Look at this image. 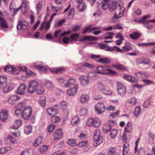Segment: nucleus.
Masks as SVG:
<instances>
[{"label": "nucleus", "mask_w": 155, "mask_h": 155, "mask_svg": "<svg viewBox=\"0 0 155 155\" xmlns=\"http://www.w3.org/2000/svg\"><path fill=\"white\" fill-rule=\"evenodd\" d=\"M27 68L25 66H22L21 65L18 66L16 68H15L12 66L10 65H7L4 68L5 71L9 72H11L15 74H18L19 71H24L26 72V74L28 76H34L35 75V74L33 73L32 71H27Z\"/></svg>", "instance_id": "nucleus-1"}, {"label": "nucleus", "mask_w": 155, "mask_h": 155, "mask_svg": "<svg viewBox=\"0 0 155 155\" xmlns=\"http://www.w3.org/2000/svg\"><path fill=\"white\" fill-rule=\"evenodd\" d=\"M109 9L110 11H112L116 9V13L114 15V17L116 18H118L122 16L125 10V8L123 7L120 6H117L116 4L110 5H109Z\"/></svg>", "instance_id": "nucleus-2"}, {"label": "nucleus", "mask_w": 155, "mask_h": 155, "mask_svg": "<svg viewBox=\"0 0 155 155\" xmlns=\"http://www.w3.org/2000/svg\"><path fill=\"white\" fill-rule=\"evenodd\" d=\"M110 67L109 66H98L96 68V72L102 74H114L115 72L110 70Z\"/></svg>", "instance_id": "nucleus-3"}, {"label": "nucleus", "mask_w": 155, "mask_h": 155, "mask_svg": "<svg viewBox=\"0 0 155 155\" xmlns=\"http://www.w3.org/2000/svg\"><path fill=\"white\" fill-rule=\"evenodd\" d=\"M150 16V15H146L143 17L141 19L139 20V22L142 23L143 24H145V27L149 29H151L152 28V26L149 24H147L148 22H152L153 23H155V19L151 20H147V18H149Z\"/></svg>", "instance_id": "nucleus-4"}, {"label": "nucleus", "mask_w": 155, "mask_h": 155, "mask_svg": "<svg viewBox=\"0 0 155 155\" xmlns=\"http://www.w3.org/2000/svg\"><path fill=\"white\" fill-rule=\"evenodd\" d=\"M100 132L99 130H96L94 133L93 139L94 142V146H97L100 144L102 141V137L100 136Z\"/></svg>", "instance_id": "nucleus-5"}, {"label": "nucleus", "mask_w": 155, "mask_h": 155, "mask_svg": "<svg viewBox=\"0 0 155 155\" xmlns=\"http://www.w3.org/2000/svg\"><path fill=\"white\" fill-rule=\"evenodd\" d=\"M38 83L35 81H31L29 82L28 91L30 94H33L38 88Z\"/></svg>", "instance_id": "nucleus-6"}, {"label": "nucleus", "mask_w": 155, "mask_h": 155, "mask_svg": "<svg viewBox=\"0 0 155 155\" xmlns=\"http://www.w3.org/2000/svg\"><path fill=\"white\" fill-rule=\"evenodd\" d=\"M14 88V85L12 83H6L0 86V88L4 93H7L12 90Z\"/></svg>", "instance_id": "nucleus-7"}, {"label": "nucleus", "mask_w": 155, "mask_h": 155, "mask_svg": "<svg viewBox=\"0 0 155 155\" xmlns=\"http://www.w3.org/2000/svg\"><path fill=\"white\" fill-rule=\"evenodd\" d=\"M32 109L30 107H27L25 108L22 112L23 117L25 120H28L31 115Z\"/></svg>", "instance_id": "nucleus-8"}, {"label": "nucleus", "mask_w": 155, "mask_h": 155, "mask_svg": "<svg viewBox=\"0 0 155 155\" xmlns=\"http://www.w3.org/2000/svg\"><path fill=\"white\" fill-rule=\"evenodd\" d=\"M95 111L98 114H102L105 111V107L102 103H99L95 106Z\"/></svg>", "instance_id": "nucleus-9"}, {"label": "nucleus", "mask_w": 155, "mask_h": 155, "mask_svg": "<svg viewBox=\"0 0 155 155\" xmlns=\"http://www.w3.org/2000/svg\"><path fill=\"white\" fill-rule=\"evenodd\" d=\"M17 28L19 30L27 31L28 29L29 25L28 23L25 21H20L18 24Z\"/></svg>", "instance_id": "nucleus-10"}, {"label": "nucleus", "mask_w": 155, "mask_h": 155, "mask_svg": "<svg viewBox=\"0 0 155 155\" xmlns=\"http://www.w3.org/2000/svg\"><path fill=\"white\" fill-rule=\"evenodd\" d=\"M26 86L24 84H21L18 88L17 93L19 95H24L26 92Z\"/></svg>", "instance_id": "nucleus-11"}, {"label": "nucleus", "mask_w": 155, "mask_h": 155, "mask_svg": "<svg viewBox=\"0 0 155 155\" xmlns=\"http://www.w3.org/2000/svg\"><path fill=\"white\" fill-rule=\"evenodd\" d=\"M78 88V84L74 85V88H71L67 91V93L69 96H73L77 93Z\"/></svg>", "instance_id": "nucleus-12"}, {"label": "nucleus", "mask_w": 155, "mask_h": 155, "mask_svg": "<svg viewBox=\"0 0 155 155\" xmlns=\"http://www.w3.org/2000/svg\"><path fill=\"white\" fill-rule=\"evenodd\" d=\"M80 82L83 86L87 85L89 82V78L87 76H82L79 78Z\"/></svg>", "instance_id": "nucleus-13"}, {"label": "nucleus", "mask_w": 155, "mask_h": 155, "mask_svg": "<svg viewBox=\"0 0 155 155\" xmlns=\"http://www.w3.org/2000/svg\"><path fill=\"white\" fill-rule=\"evenodd\" d=\"M8 117V112L6 110H2L0 112V120L4 122L7 120Z\"/></svg>", "instance_id": "nucleus-14"}, {"label": "nucleus", "mask_w": 155, "mask_h": 155, "mask_svg": "<svg viewBox=\"0 0 155 155\" xmlns=\"http://www.w3.org/2000/svg\"><path fill=\"white\" fill-rule=\"evenodd\" d=\"M20 98V97L16 95H12L10 96L8 100L9 104H13L17 101Z\"/></svg>", "instance_id": "nucleus-15"}, {"label": "nucleus", "mask_w": 155, "mask_h": 155, "mask_svg": "<svg viewBox=\"0 0 155 155\" xmlns=\"http://www.w3.org/2000/svg\"><path fill=\"white\" fill-rule=\"evenodd\" d=\"M90 100L89 96L86 94L81 95L80 98V102L83 104H87Z\"/></svg>", "instance_id": "nucleus-16"}, {"label": "nucleus", "mask_w": 155, "mask_h": 155, "mask_svg": "<svg viewBox=\"0 0 155 155\" xmlns=\"http://www.w3.org/2000/svg\"><path fill=\"white\" fill-rule=\"evenodd\" d=\"M114 121L110 120L108 122L107 124L104 125L103 127V131L105 133L108 131L111 128V124H113Z\"/></svg>", "instance_id": "nucleus-17"}, {"label": "nucleus", "mask_w": 155, "mask_h": 155, "mask_svg": "<svg viewBox=\"0 0 155 155\" xmlns=\"http://www.w3.org/2000/svg\"><path fill=\"white\" fill-rule=\"evenodd\" d=\"M63 135V132L62 130L61 129H58L56 130L54 134V137L55 140L60 139L62 137Z\"/></svg>", "instance_id": "nucleus-18"}, {"label": "nucleus", "mask_w": 155, "mask_h": 155, "mask_svg": "<svg viewBox=\"0 0 155 155\" xmlns=\"http://www.w3.org/2000/svg\"><path fill=\"white\" fill-rule=\"evenodd\" d=\"M91 26L92 25H90L86 27L83 30L82 34H85L87 31L89 33L95 30L98 29L99 28L98 27H91Z\"/></svg>", "instance_id": "nucleus-19"}, {"label": "nucleus", "mask_w": 155, "mask_h": 155, "mask_svg": "<svg viewBox=\"0 0 155 155\" xmlns=\"http://www.w3.org/2000/svg\"><path fill=\"white\" fill-rule=\"evenodd\" d=\"M118 92L120 95L122 96L124 95L126 92V88L124 86L120 84L118 87Z\"/></svg>", "instance_id": "nucleus-20"}, {"label": "nucleus", "mask_w": 155, "mask_h": 155, "mask_svg": "<svg viewBox=\"0 0 155 155\" xmlns=\"http://www.w3.org/2000/svg\"><path fill=\"white\" fill-rule=\"evenodd\" d=\"M109 0H104L100 4L101 8L104 10H106L109 7Z\"/></svg>", "instance_id": "nucleus-21"}, {"label": "nucleus", "mask_w": 155, "mask_h": 155, "mask_svg": "<svg viewBox=\"0 0 155 155\" xmlns=\"http://www.w3.org/2000/svg\"><path fill=\"white\" fill-rule=\"evenodd\" d=\"M65 69L64 68L61 67H59L57 68H50L49 70L52 72L54 73H61L62 71L64 70Z\"/></svg>", "instance_id": "nucleus-22"}, {"label": "nucleus", "mask_w": 155, "mask_h": 155, "mask_svg": "<svg viewBox=\"0 0 155 155\" xmlns=\"http://www.w3.org/2000/svg\"><path fill=\"white\" fill-rule=\"evenodd\" d=\"M97 38L91 36H85L81 37L79 39L81 41H84L86 40L92 41L96 40Z\"/></svg>", "instance_id": "nucleus-23"}, {"label": "nucleus", "mask_w": 155, "mask_h": 155, "mask_svg": "<svg viewBox=\"0 0 155 155\" xmlns=\"http://www.w3.org/2000/svg\"><path fill=\"white\" fill-rule=\"evenodd\" d=\"M124 78L127 81L132 83H134L137 82V80L134 77L128 75H126L124 76Z\"/></svg>", "instance_id": "nucleus-24"}, {"label": "nucleus", "mask_w": 155, "mask_h": 155, "mask_svg": "<svg viewBox=\"0 0 155 155\" xmlns=\"http://www.w3.org/2000/svg\"><path fill=\"white\" fill-rule=\"evenodd\" d=\"M29 4V2L28 1H27V0H22V4L20 6V7L16 9V11L18 12L19 10L22 8V7H23L25 9H26V8L28 7V5Z\"/></svg>", "instance_id": "nucleus-25"}, {"label": "nucleus", "mask_w": 155, "mask_h": 155, "mask_svg": "<svg viewBox=\"0 0 155 155\" xmlns=\"http://www.w3.org/2000/svg\"><path fill=\"white\" fill-rule=\"evenodd\" d=\"M0 26L3 28H6L8 27L7 21L4 18L0 19Z\"/></svg>", "instance_id": "nucleus-26"}, {"label": "nucleus", "mask_w": 155, "mask_h": 155, "mask_svg": "<svg viewBox=\"0 0 155 155\" xmlns=\"http://www.w3.org/2000/svg\"><path fill=\"white\" fill-rule=\"evenodd\" d=\"M34 65L35 68L38 69L41 71H44L45 72H47V69L46 68L44 67L43 66L40 65L37 62L34 63Z\"/></svg>", "instance_id": "nucleus-27"}, {"label": "nucleus", "mask_w": 155, "mask_h": 155, "mask_svg": "<svg viewBox=\"0 0 155 155\" xmlns=\"http://www.w3.org/2000/svg\"><path fill=\"white\" fill-rule=\"evenodd\" d=\"M12 149V147L10 146L2 147L0 148V153L1 154H4L10 150Z\"/></svg>", "instance_id": "nucleus-28"}, {"label": "nucleus", "mask_w": 155, "mask_h": 155, "mask_svg": "<svg viewBox=\"0 0 155 155\" xmlns=\"http://www.w3.org/2000/svg\"><path fill=\"white\" fill-rule=\"evenodd\" d=\"M97 62L103 64H108L110 61L109 58H100L99 59L97 60Z\"/></svg>", "instance_id": "nucleus-29"}, {"label": "nucleus", "mask_w": 155, "mask_h": 155, "mask_svg": "<svg viewBox=\"0 0 155 155\" xmlns=\"http://www.w3.org/2000/svg\"><path fill=\"white\" fill-rule=\"evenodd\" d=\"M113 67L115 68L123 71H127V68L123 65L120 64H117L113 65Z\"/></svg>", "instance_id": "nucleus-30"}, {"label": "nucleus", "mask_w": 155, "mask_h": 155, "mask_svg": "<svg viewBox=\"0 0 155 155\" xmlns=\"http://www.w3.org/2000/svg\"><path fill=\"white\" fill-rule=\"evenodd\" d=\"M75 82V80L73 78H71L69 79L67 83L65 84V86L66 87H70L71 85L74 84Z\"/></svg>", "instance_id": "nucleus-31"}, {"label": "nucleus", "mask_w": 155, "mask_h": 155, "mask_svg": "<svg viewBox=\"0 0 155 155\" xmlns=\"http://www.w3.org/2000/svg\"><path fill=\"white\" fill-rule=\"evenodd\" d=\"M135 153L138 155H145V152L143 148H140L139 150H137V148L135 149Z\"/></svg>", "instance_id": "nucleus-32"}, {"label": "nucleus", "mask_w": 155, "mask_h": 155, "mask_svg": "<svg viewBox=\"0 0 155 155\" xmlns=\"http://www.w3.org/2000/svg\"><path fill=\"white\" fill-rule=\"evenodd\" d=\"M129 150V144L125 143L124 145L123 149V155H126Z\"/></svg>", "instance_id": "nucleus-33"}, {"label": "nucleus", "mask_w": 155, "mask_h": 155, "mask_svg": "<svg viewBox=\"0 0 155 155\" xmlns=\"http://www.w3.org/2000/svg\"><path fill=\"white\" fill-rule=\"evenodd\" d=\"M79 122L78 117L77 116L73 117L71 121V124L73 125H74L78 124Z\"/></svg>", "instance_id": "nucleus-34"}, {"label": "nucleus", "mask_w": 155, "mask_h": 155, "mask_svg": "<svg viewBox=\"0 0 155 155\" xmlns=\"http://www.w3.org/2000/svg\"><path fill=\"white\" fill-rule=\"evenodd\" d=\"M42 142V139L41 137L37 138L33 143L35 147H37L40 145Z\"/></svg>", "instance_id": "nucleus-35"}, {"label": "nucleus", "mask_w": 155, "mask_h": 155, "mask_svg": "<svg viewBox=\"0 0 155 155\" xmlns=\"http://www.w3.org/2000/svg\"><path fill=\"white\" fill-rule=\"evenodd\" d=\"M21 124V121L20 120H18L15 121L13 124V128L14 129H17L19 128Z\"/></svg>", "instance_id": "nucleus-36"}, {"label": "nucleus", "mask_w": 155, "mask_h": 155, "mask_svg": "<svg viewBox=\"0 0 155 155\" xmlns=\"http://www.w3.org/2000/svg\"><path fill=\"white\" fill-rule=\"evenodd\" d=\"M93 126L95 127H98L101 124V121L97 118H93Z\"/></svg>", "instance_id": "nucleus-37"}, {"label": "nucleus", "mask_w": 155, "mask_h": 155, "mask_svg": "<svg viewBox=\"0 0 155 155\" xmlns=\"http://www.w3.org/2000/svg\"><path fill=\"white\" fill-rule=\"evenodd\" d=\"M132 130V124L131 123L128 122L125 127V132H130Z\"/></svg>", "instance_id": "nucleus-38"}, {"label": "nucleus", "mask_w": 155, "mask_h": 155, "mask_svg": "<svg viewBox=\"0 0 155 155\" xmlns=\"http://www.w3.org/2000/svg\"><path fill=\"white\" fill-rule=\"evenodd\" d=\"M39 103L42 107H44L46 104V98L44 96L41 97L39 99Z\"/></svg>", "instance_id": "nucleus-39"}, {"label": "nucleus", "mask_w": 155, "mask_h": 155, "mask_svg": "<svg viewBox=\"0 0 155 155\" xmlns=\"http://www.w3.org/2000/svg\"><path fill=\"white\" fill-rule=\"evenodd\" d=\"M48 148L49 147L47 145L42 146L39 148V151L41 153H44L48 150Z\"/></svg>", "instance_id": "nucleus-40"}, {"label": "nucleus", "mask_w": 155, "mask_h": 155, "mask_svg": "<svg viewBox=\"0 0 155 155\" xmlns=\"http://www.w3.org/2000/svg\"><path fill=\"white\" fill-rule=\"evenodd\" d=\"M117 133V130L115 129H113L111 131L110 136L111 139L115 138Z\"/></svg>", "instance_id": "nucleus-41"}, {"label": "nucleus", "mask_w": 155, "mask_h": 155, "mask_svg": "<svg viewBox=\"0 0 155 155\" xmlns=\"http://www.w3.org/2000/svg\"><path fill=\"white\" fill-rule=\"evenodd\" d=\"M42 9V4L41 2H39L36 5V9L37 13L38 14Z\"/></svg>", "instance_id": "nucleus-42"}, {"label": "nucleus", "mask_w": 155, "mask_h": 155, "mask_svg": "<svg viewBox=\"0 0 155 155\" xmlns=\"http://www.w3.org/2000/svg\"><path fill=\"white\" fill-rule=\"evenodd\" d=\"M97 87L99 91L102 92L105 87L104 85L102 83L98 82L97 83Z\"/></svg>", "instance_id": "nucleus-43"}, {"label": "nucleus", "mask_w": 155, "mask_h": 155, "mask_svg": "<svg viewBox=\"0 0 155 155\" xmlns=\"http://www.w3.org/2000/svg\"><path fill=\"white\" fill-rule=\"evenodd\" d=\"M80 4L78 5V8L80 12L83 11L85 8L86 5L83 3H79Z\"/></svg>", "instance_id": "nucleus-44"}, {"label": "nucleus", "mask_w": 155, "mask_h": 155, "mask_svg": "<svg viewBox=\"0 0 155 155\" xmlns=\"http://www.w3.org/2000/svg\"><path fill=\"white\" fill-rule=\"evenodd\" d=\"M32 130V127L31 125L26 126L25 127L24 131L26 134H28L30 133Z\"/></svg>", "instance_id": "nucleus-45"}, {"label": "nucleus", "mask_w": 155, "mask_h": 155, "mask_svg": "<svg viewBox=\"0 0 155 155\" xmlns=\"http://www.w3.org/2000/svg\"><path fill=\"white\" fill-rule=\"evenodd\" d=\"M140 35V34L137 32H134L133 34H130V37L133 39H136Z\"/></svg>", "instance_id": "nucleus-46"}, {"label": "nucleus", "mask_w": 155, "mask_h": 155, "mask_svg": "<svg viewBox=\"0 0 155 155\" xmlns=\"http://www.w3.org/2000/svg\"><path fill=\"white\" fill-rule=\"evenodd\" d=\"M21 155H33L32 150L31 149L25 150Z\"/></svg>", "instance_id": "nucleus-47"}, {"label": "nucleus", "mask_w": 155, "mask_h": 155, "mask_svg": "<svg viewBox=\"0 0 155 155\" xmlns=\"http://www.w3.org/2000/svg\"><path fill=\"white\" fill-rule=\"evenodd\" d=\"M113 33L109 32L106 34L105 36L103 37V38L106 39H112L113 38Z\"/></svg>", "instance_id": "nucleus-48"}, {"label": "nucleus", "mask_w": 155, "mask_h": 155, "mask_svg": "<svg viewBox=\"0 0 155 155\" xmlns=\"http://www.w3.org/2000/svg\"><path fill=\"white\" fill-rule=\"evenodd\" d=\"M67 143L71 146H75L76 144V140L73 139H69L67 141Z\"/></svg>", "instance_id": "nucleus-49"}, {"label": "nucleus", "mask_w": 155, "mask_h": 155, "mask_svg": "<svg viewBox=\"0 0 155 155\" xmlns=\"http://www.w3.org/2000/svg\"><path fill=\"white\" fill-rule=\"evenodd\" d=\"M116 148L115 147H112L110 149L107 155H112L114 154L117 153L116 152Z\"/></svg>", "instance_id": "nucleus-50"}, {"label": "nucleus", "mask_w": 155, "mask_h": 155, "mask_svg": "<svg viewBox=\"0 0 155 155\" xmlns=\"http://www.w3.org/2000/svg\"><path fill=\"white\" fill-rule=\"evenodd\" d=\"M140 111L141 108L140 106H137L135 107L134 114L136 117H137L140 114Z\"/></svg>", "instance_id": "nucleus-51"}, {"label": "nucleus", "mask_w": 155, "mask_h": 155, "mask_svg": "<svg viewBox=\"0 0 155 155\" xmlns=\"http://www.w3.org/2000/svg\"><path fill=\"white\" fill-rule=\"evenodd\" d=\"M80 112L81 116H84L87 114V110L86 108L82 107L81 109Z\"/></svg>", "instance_id": "nucleus-52"}, {"label": "nucleus", "mask_w": 155, "mask_h": 155, "mask_svg": "<svg viewBox=\"0 0 155 155\" xmlns=\"http://www.w3.org/2000/svg\"><path fill=\"white\" fill-rule=\"evenodd\" d=\"M36 91L37 93L39 94H41L44 92V88L39 85H38Z\"/></svg>", "instance_id": "nucleus-53"}, {"label": "nucleus", "mask_w": 155, "mask_h": 155, "mask_svg": "<svg viewBox=\"0 0 155 155\" xmlns=\"http://www.w3.org/2000/svg\"><path fill=\"white\" fill-rule=\"evenodd\" d=\"M47 111L48 114L50 116H52L55 114V111L51 108H48Z\"/></svg>", "instance_id": "nucleus-54"}, {"label": "nucleus", "mask_w": 155, "mask_h": 155, "mask_svg": "<svg viewBox=\"0 0 155 155\" xmlns=\"http://www.w3.org/2000/svg\"><path fill=\"white\" fill-rule=\"evenodd\" d=\"M60 106L63 110H65L67 107V103L64 101H62L60 104Z\"/></svg>", "instance_id": "nucleus-55"}, {"label": "nucleus", "mask_w": 155, "mask_h": 155, "mask_svg": "<svg viewBox=\"0 0 155 155\" xmlns=\"http://www.w3.org/2000/svg\"><path fill=\"white\" fill-rule=\"evenodd\" d=\"M60 120V118L54 115L52 116L51 121L52 123H55L58 122Z\"/></svg>", "instance_id": "nucleus-56"}, {"label": "nucleus", "mask_w": 155, "mask_h": 155, "mask_svg": "<svg viewBox=\"0 0 155 155\" xmlns=\"http://www.w3.org/2000/svg\"><path fill=\"white\" fill-rule=\"evenodd\" d=\"M7 81L6 78L4 76H0V84L1 85H3L6 83Z\"/></svg>", "instance_id": "nucleus-57"}, {"label": "nucleus", "mask_w": 155, "mask_h": 155, "mask_svg": "<svg viewBox=\"0 0 155 155\" xmlns=\"http://www.w3.org/2000/svg\"><path fill=\"white\" fill-rule=\"evenodd\" d=\"M93 118H90L88 119L86 124L88 126H91L93 125Z\"/></svg>", "instance_id": "nucleus-58"}, {"label": "nucleus", "mask_w": 155, "mask_h": 155, "mask_svg": "<svg viewBox=\"0 0 155 155\" xmlns=\"http://www.w3.org/2000/svg\"><path fill=\"white\" fill-rule=\"evenodd\" d=\"M102 93L105 95H110L112 93V92L111 90L109 89H106L105 87L104 90L102 92Z\"/></svg>", "instance_id": "nucleus-59"}, {"label": "nucleus", "mask_w": 155, "mask_h": 155, "mask_svg": "<svg viewBox=\"0 0 155 155\" xmlns=\"http://www.w3.org/2000/svg\"><path fill=\"white\" fill-rule=\"evenodd\" d=\"M83 65L84 67H86L88 68L91 69H93L94 68V65L87 63H83Z\"/></svg>", "instance_id": "nucleus-60"}, {"label": "nucleus", "mask_w": 155, "mask_h": 155, "mask_svg": "<svg viewBox=\"0 0 155 155\" xmlns=\"http://www.w3.org/2000/svg\"><path fill=\"white\" fill-rule=\"evenodd\" d=\"M78 34H74L71 36L70 39H71L72 41H76L78 38Z\"/></svg>", "instance_id": "nucleus-61"}, {"label": "nucleus", "mask_w": 155, "mask_h": 155, "mask_svg": "<svg viewBox=\"0 0 155 155\" xmlns=\"http://www.w3.org/2000/svg\"><path fill=\"white\" fill-rule=\"evenodd\" d=\"M101 49H104L105 50L111 51V47H107L105 45H103L101 46L100 47Z\"/></svg>", "instance_id": "nucleus-62"}, {"label": "nucleus", "mask_w": 155, "mask_h": 155, "mask_svg": "<svg viewBox=\"0 0 155 155\" xmlns=\"http://www.w3.org/2000/svg\"><path fill=\"white\" fill-rule=\"evenodd\" d=\"M55 127V126L54 125L51 124L48 126V131L49 132H51L53 131Z\"/></svg>", "instance_id": "nucleus-63"}, {"label": "nucleus", "mask_w": 155, "mask_h": 155, "mask_svg": "<svg viewBox=\"0 0 155 155\" xmlns=\"http://www.w3.org/2000/svg\"><path fill=\"white\" fill-rule=\"evenodd\" d=\"M97 72H90L88 74L87 77H88V78H96L97 76L96 74Z\"/></svg>", "instance_id": "nucleus-64"}]
</instances>
